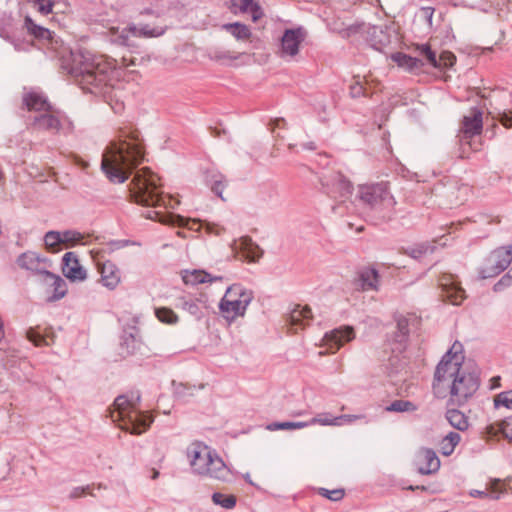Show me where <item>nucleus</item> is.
<instances>
[{
	"instance_id": "obj_1",
	"label": "nucleus",
	"mask_w": 512,
	"mask_h": 512,
	"mask_svg": "<svg viewBox=\"0 0 512 512\" xmlns=\"http://www.w3.org/2000/svg\"><path fill=\"white\" fill-rule=\"evenodd\" d=\"M71 64L63 65L69 74L74 76L83 90L96 95H107L121 81H136L138 72L130 67L135 66V59L122 57L121 62L105 55L89 50L78 49L70 52Z\"/></svg>"
},
{
	"instance_id": "obj_2",
	"label": "nucleus",
	"mask_w": 512,
	"mask_h": 512,
	"mask_svg": "<svg viewBox=\"0 0 512 512\" xmlns=\"http://www.w3.org/2000/svg\"><path fill=\"white\" fill-rule=\"evenodd\" d=\"M463 346L455 341L438 363L434 373L433 391L444 397L449 390L453 404L463 405L479 388L478 377L463 370Z\"/></svg>"
},
{
	"instance_id": "obj_3",
	"label": "nucleus",
	"mask_w": 512,
	"mask_h": 512,
	"mask_svg": "<svg viewBox=\"0 0 512 512\" xmlns=\"http://www.w3.org/2000/svg\"><path fill=\"white\" fill-rule=\"evenodd\" d=\"M159 181V177L150 169L142 168L138 170L130 184L131 196L136 203L154 208L146 214L147 218L164 224L193 228L190 223L194 225L196 224L195 221L161 210V208H174L178 201L169 195L162 194Z\"/></svg>"
},
{
	"instance_id": "obj_4",
	"label": "nucleus",
	"mask_w": 512,
	"mask_h": 512,
	"mask_svg": "<svg viewBox=\"0 0 512 512\" xmlns=\"http://www.w3.org/2000/svg\"><path fill=\"white\" fill-rule=\"evenodd\" d=\"M144 158L141 143L135 135H121L111 142L103 154L102 169L110 181L123 183Z\"/></svg>"
},
{
	"instance_id": "obj_5",
	"label": "nucleus",
	"mask_w": 512,
	"mask_h": 512,
	"mask_svg": "<svg viewBox=\"0 0 512 512\" xmlns=\"http://www.w3.org/2000/svg\"><path fill=\"white\" fill-rule=\"evenodd\" d=\"M186 456L193 473L220 481L230 476V469L215 450L201 441L192 442Z\"/></svg>"
},
{
	"instance_id": "obj_6",
	"label": "nucleus",
	"mask_w": 512,
	"mask_h": 512,
	"mask_svg": "<svg viewBox=\"0 0 512 512\" xmlns=\"http://www.w3.org/2000/svg\"><path fill=\"white\" fill-rule=\"evenodd\" d=\"M137 401H139V396H136L135 399H128L125 395L118 396L114 401L110 416L113 422H119L121 429L139 435L148 429L153 420L151 416L137 409Z\"/></svg>"
},
{
	"instance_id": "obj_7",
	"label": "nucleus",
	"mask_w": 512,
	"mask_h": 512,
	"mask_svg": "<svg viewBox=\"0 0 512 512\" xmlns=\"http://www.w3.org/2000/svg\"><path fill=\"white\" fill-rule=\"evenodd\" d=\"M357 198L364 205L378 211L392 212L396 205V200L385 182L359 185Z\"/></svg>"
},
{
	"instance_id": "obj_8",
	"label": "nucleus",
	"mask_w": 512,
	"mask_h": 512,
	"mask_svg": "<svg viewBox=\"0 0 512 512\" xmlns=\"http://www.w3.org/2000/svg\"><path fill=\"white\" fill-rule=\"evenodd\" d=\"M252 300V294L239 285H233L227 289L220 302V311L223 317L229 321L243 316Z\"/></svg>"
},
{
	"instance_id": "obj_9",
	"label": "nucleus",
	"mask_w": 512,
	"mask_h": 512,
	"mask_svg": "<svg viewBox=\"0 0 512 512\" xmlns=\"http://www.w3.org/2000/svg\"><path fill=\"white\" fill-rule=\"evenodd\" d=\"M166 30L165 26H154L151 27L149 24L143 25L140 28L135 26L124 27H109L107 30V36L110 41L117 45L130 46L132 45V38L138 37H159L164 34Z\"/></svg>"
},
{
	"instance_id": "obj_10",
	"label": "nucleus",
	"mask_w": 512,
	"mask_h": 512,
	"mask_svg": "<svg viewBox=\"0 0 512 512\" xmlns=\"http://www.w3.org/2000/svg\"><path fill=\"white\" fill-rule=\"evenodd\" d=\"M483 130V113L477 108H472L468 114L464 115L459 138L461 143L468 144L473 150H478L482 143L480 141L472 142L475 136H480Z\"/></svg>"
},
{
	"instance_id": "obj_11",
	"label": "nucleus",
	"mask_w": 512,
	"mask_h": 512,
	"mask_svg": "<svg viewBox=\"0 0 512 512\" xmlns=\"http://www.w3.org/2000/svg\"><path fill=\"white\" fill-rule=\"evenodd\" d=\"M512 262V246L500 247L494 250L486 259L480 274L482 278H491L499 275Z\"/></svg>"
},
{
	"instance_id": "obj_12",
	"label": "nucleus",
	"mask_w": 512,
	"mask_h": 512,
	"mask_svg": "<svg viewBox=\"0 0 512 512\" xmlns=\"http://www.w3.org/2000/svg\"><path fill=\"white\" fill-rule=\"evenodd\" d=\"M306 38V32L303 28H293L285 30L281 42L279 55L281 58H294L300 50V46Z\"/></svg>"
},
{
	"instance_id": "obj_13",
	"label": "nucleus",
	"mask_w": 512,
	"mask_h": 512,
	"mask_svg": "<svg viewBox=\"0 0 512 512\" xmlns=\"http://www.w3.org/2000/svg\"><path fill=\"white\" fill-rule=\"evenodd\" d=\"M96 270L100 275L99 283L108 290H115L121 283L122 273L119 267L112 261H98Z\"/></svg>"
},
{
	"instance_id": "obj_14",
	"label": "nucleus",
	"mask_w": 512,
	"mask_h": 512,
	"mask_svg": "<svg viewBox=\"0 0 512 512\" xmlns=\"http://www.w3.org/2000/svg\"><path fill=\"white\" fill-rule=\"evenodd\" d=\"M231 248L237 259L246 260L248 262L258 261L263 254L260 247L247 236L235 240L231 245Z\"/></svg>"
},
{
	"instance_id": "obj_15",
	"label": "nucleus",
	"mask_w": 512,
	"mask_h": 512,
	"mask_svg": "<svg viewBox=\"0 0 512 512\" xmlns=\"http://www.w3.org/2000/svg\"><path fill=\"white\" fill-rule=\"evenodd\" d=\"M442 296L453 305H459L466 298L464 289L460 286L456 277L451 274H443L439 279Z\"/></svg>"
},
{
	"instance_id": "obj_16",
	"label": "nucleus",
	"mask_w": 512,
	"mask_h": 512,
	"mask_svg": "<svg viewBox=\"0 0 512 512\" xmlns=\"http://www.w3.org/2000/svg\"><path fill=\"white\" fill-rule=\"evenodd\" d=\"M354 338L355 332L353 327L344 326L326 333L322 341L323 345L327 348V351L334 353L345 343L350 342Z\"/></svg>"
},
{
	"instance_id": "obj_17",
	"label": "nucleus",
	"mask_w": 512,
	"mask_h": 512,
	"mask_svg": "<svg viewBox=\"0 0 512 512\" xmlns=\"http://www.w3.org/2000/svg\"><path fill=\"white\" fill-rule=\"evenodd\" d=\"M62 273L72 282H83L87 279V271L80 264L74 252H67L62 258Z\"/></svg>"
},
{
	"instance_id": "obj_18",
	"label": "nucleus",
	"mask_w": 512,
	"mask_h": 512,
	"mask_svg": "<svg viewBox=\"0 0 512 512\" xmlns=\"http://www.w3.org/2000/svg\"><path fill=\"white\" fill-rule=\"evenodd\" d=\"M325 185L328 193L334 198H339L340 201H345L352 196L353 186L341 173L332 174L327 178Z\"/></svg>"
},
{
	"instance_id": "obj_19",
	"label": "nucleus",
	"mask_w": 512,
	"mask_h": 512,
	"mask_svg": "<svg viewBox=\"0 0 512 512\" xmlns=\"http://www.w3.org/2000/svg\"><path fill=\"white\" fill-rule=\"evenodd\" d=\"M416 49L420 55L425 57L427 63L434 68H448L453 66L456 61V57L452 52L443 51L439 56H437L427 44L419 45Z\"/></svg>"
},
{
	"instance_id": "obj_20",
	"label": "nucleus",
	"mask_w": 512,
	"mask_h": 512,
	"mask_svg": "<svg viewBox=\"0 0 512 512\" xmlns=\"http://www.w3.org/2000/svg\"><path fill=\"white\" fill-rule=\"evenodd\" d=\"M416 465L419 473L429 475L440 468V460L432 449L422 448L416 454Z\"/></svg>"
},
{
	"instance_id": "obj_21",
	"label": "nucleus",
	"mask_w": 512,
	"mask_h": 512,
	"mask_svg": "<svg viewBox=\"0 0 512 512\" xmlns=\"http://www.w3.org/2000/svg\"><path fill=\"white\" fill-rule=\"evenodd\" d=\"M231 9L234 13H250L253 22L260 20L264 13L256 0H230Z\"/></svg>"
},
{
	"instance_id": "obj_22",
	"label": "nucleus",
	"mask_w": 512,
	"mask_h": 512,
	"mask_svg": "<svg viewBox=\"0 0 512 512\" xmlns=\"http://www.w3.org/2000/svg\"><path fill=\"white\" fill-rule=\"evenodd\" d=\"M312 313L308 306L295 307L289 315V326L293 333H297L299 329L305 327L306 324L311 320Z\"/></svg>"
},
{
	"instance_id": "obj_23",
	"label": "nucleus",
	"mask_w": 512,
	"mask_h": 512,
	"mask_svg": "<svg viewBox=\"0 0 512 512\" xmlns=\"http://www.w3.org/2000/svg\"><path fill=\"white\" fill-rule=\"evenodd\" d=\"M355 284L363 291L376 290L379 285L377 270L370 267L360 270Z\"/></svg>"
},
{
	"instance_id": "obj_24",
	"label": "nucleus",
	"mask_w": 512,
	"mask_h": 512,
	"mask_svg": "<svg viewBox=\"0 0 512 512\" xmlns=\"http://www.w3.org/2000/svg\"><path fill=\"white\" fill-rule=\"evenodd\" d=\"M222 29L228 32L238 42L251 41L252 32L246 24L240 22L227 23L222 26Z\"/></svg>"
},
{
	"instance_id": "obj_25",
	"label": "nucleus",
	"mask_w": 512,
	"mask_h": 512,
	"mask_svg": "<svg viewBox=\"0 0 512 512\" xmlns=\"http://www.w3.org/2000/svg\"><path fill=\"white\" fill-rule=\"evenodd\" d=\"M24 23L29 34L34 36L36 39L40 41H45L48 44L53 43L54 33L52 31L45 27L37 25L29 16L25 17Z\"/></svg>"
},
{
	"instance_id": "obj_26",
	"label": "nucleus",
	"mask_w": 512,
	"mask_h": 512,
	"mask_svg": "<svg viewBox=\"0 0 512 512\" xmlns=\"http://www.w3.org/2000/svg\"><path fill=\"white\" fill-rule=\"evenodd\" d=\"M480 97L484 100V107L487 109H494L497 110L501 106L500 100L502 98H508L509 95L501 90H490V89H483L479 92Z\"/></svg>"
},
{
	"instance_id": "obj_27",
	"label": "nucleus",
	"mask_w": 512,
	"mask_h": 512,
	"mask_svg": "<svg viewBox=\"0 0 512 512\" xmlns=\"http://www.w3.org/2000/svg\"><path fill=\"white\" fill-rule=\"evenodd\" d=\"M63 244L66 247L75 245H87L91 240L90 234H84L75 230L62 231Z\"/></svg>"
},
{
	"instance_id": "obj_28",
	"label": "nucleus",
	"mask_w": 512,
	"mask_h": 512,
	"mask_svg": "<svg viewBox=\"0 0 512 512\" xmlns=\"http://www.w3.org/2000/svg\"><path fill=\"white\" fill-rule=\"evenodd\" d=\"M182 280L186 285H198L211 282L212 278L204 270H185L182 272Z\"/></svg>"
},
{
	"instance_id": "obj_29",
	"label": "nucleus",
	"mask_w": 512,
	"mask_h": 512,
	"mask_svg": "<svg viewBox=\"0 0 512 512\" xmlns=\"http://www.w3.org/2000/svg\"><path fill=\"white\" fill-rule=\"evenodd\" d=\"M446 419L452 427L459 431H465L469 427L468 417L457 409L447 410Z\"/></svg>"
},
{
	"instance_id": "obj_30",
	"label": "nucleus",
	"mask_w": 512,
	"mask_h": 512,
	"mask_svg": "<svg viewBox=\"0 0 512 512\" xmlns=\"http://www.w3.org/2000/svg\"><path fill=\"white\" fill-rule=\"evenodd\" d=\"M24 103L30 111H48L50 109V105L47 103L46 99L35 92L26 94L24 97Z\"/></svg>"
},
{
	"instance_id": "obj_31",
	"label": "nucleus",
	"mask_w": 512,
	"mask_h": 512,
	"mask_svg": "<svg viewBox=\"0 0 512 512\" xmlns=\"http://www.w3.org/2000/svg\"><path fill=\"white\" fill-rule=\"evenodd\" d=\"M391 59L399 67H402L408 71L419 69L423 65V63L417 58L411 57L401 52L392 54Z\"/></svg>"
},
{
	"instance_id": "obj_32",
	"label": "nucleus",
	"mask_w": 512,
	"mask_h": 512,
	"mask_svg": "<svg viewBox=\"0 0 512 512\" xmlns=\"http://www.w3.org/2000/svg\"><path fill=\"white\" fill-rule=\"evenodd\" d=\"M461 436L457 432H449L439 443V449L442 455L450 456L456 446L460 443Z\"/></svg>"
},
{
	"instance_id": "obj_33",
	"label": "nucleus",
	"mask_w": 512,
	"mask_h": 512,
	"mask_svg": "<svg viewBox=\"0 0 512 512\" xmlns=\"http://www.w3.org/2000/svg\"><path fill=\"white\" fill-rule=\"evenodd\" d=\"M17 263L21 268L31 271H39L41 259L36 253L28 251L18 257Z\"/></svg>"
},
{
	"instance_id": "obj_34",
	"label": "nucleus",
	"mask_w": 512,
	"mask_h": 512,
	"mask_svg": "<svg viewBox=\"0 0 512 512\" xmlns=\"http://www.w3.org/2000/svg\"><path fill=\"white\" fill-rule=\"evenodd\" d=\"M34 125L39 130L58 131L60 128V121L52 114H44L35 119Z\"/></svg>"
},
{
	"instance_id": "obj_35",
	"label": "nucleus",
	"mask_w": 512,
	"mask_h": 512,
	"mask_svg": "<svg viewBox=\"0 0 512 512\" xmlns=\"http://www.w3.org/2000/svg\"><path fill=\"white\" fill-rule=\"evenodd\" d=\"M208 181L211 185L212 191L222 200H225V197L223 196V189L226 187L224 176L220 173H212L209 175Z\"/></svg>"
},
{
	"instance_id": "obj_36",
	"label": "nucleus",
	"mask_w": 512,
	"mask_h": 512,
	"mask_svg": "<svg viewBox=\"0 0 512 512\" xmlns=\"http://www.w3.org/2000/svg\"><path fill=\"white\" fill-rule=\"evenodd\" d=\"M509 490H511L509 482L495 479L490 483L489 495L493 499H498L502 494L508 493Z\"/></svg>"
},
{
	"instance_id": "obj_37",
	"label": "nucleus",
	"mask_w": 512,
	"mask_h": 512,
	"mask_svg": "<svg viewBox=\"0 0 512 512\" xmlns=\"http://www.w3.org/2000/svg\"><path fill=\"white\" fill-rule=\"evenodd\" d=\"M155 315L160 322L165 324H175L178 322L177 314L167 307L156 308Z\"/></svg>"
},
{
	"instance_id": "obj_38",
	"label": "nucleus",
	"mask_w": 512,
	"mask_h": 512,
	"mask_svg": "<svg viewBox=\"0 0 512 512\" xmlns=\"http://www.w3.org/2000/svg\"><path fill=\"white\" fill-rule=\"evenodd\" d=\"M212 501L214 504L225 509H232L236 505V497L231 494L214 493L212 495Z\"/></svg>"
},
{
	"instance_id": "obj_39",
	"label": "nucleus",
	"mask_w": 512,
	"mask_h": 512,
	"mask_svg": "<svg viewBox=\"0 0 512 512\" xmlns=\"http://www.w3.org/2000/svg\"><path fill=\"white\" fill-rule=\"evenodd\" d=\"M45 245L51 252L59 250V245L63 244L62 232L50 231L44 237Z\"/></svg>"
},
{
	"instance_id": "obj_40",
	"label": "nucleus",
	"mask_w": 512,
	"mask_h": 512,
	"mask_svg": "<svg viewBox=\"0 0 512 512\" xmlns=\"http://www.w3.org/2000/svg\"><path fill=\"white\" fill-rule=\"evenodd\" d=\"M48 276L53 279V287H54V295L51 297L52 300H58L65 296L67 292V287L65 281L57 275H53L49 272H46Z\"/></svg>"
},
{
	"instance_id": "obj_41",
	"label": "nucleus",
	"mask_w": 512,
	"mask_h": 512,
	"mask_svg": "<svg viewBox=\"0 0 512 512\" xmlns=\"http://www.w3.org/2000/svg\"><path fill=\"white\" fill-rule=\"evenodd\" d=\"M27 338L35 346H48L53 342L52 337L41 334L37 329H30L27 332Z\"/></svg>"
},
{
	"instance_id": "obj_42",
	"label": "nucleus",
	"mask_w": 512,
	"mask_h": 512,
	"mask_svg": "<svg viewBox=\"0 0 512 512\" xmlns=\"http://www.w3.org/2000/svg\"><path fill=\"white\" fill-rule=\"evenodd\" d=\"M309 426V423L306 422H275L268 425V429L271 431L275 430H294V429H302Z\"/></svg>"
},
{
	"instance_id": "obj_43",
	"label": "nucleus",
	"mask_w": 512,
	"mask_h": 512,
	"mask_svg": "<svg viewBox=\"0 0 512 512\" xmlns=\"http://www.w3.org/2000/svg\"><path fill=\"white\" fill-rule=\"evenodd\" d=\"M417 409V406L408 400H396L387 407L388 411L394 412H412Z\"/></svg>"
},
{
	"instance_id": "obj_44",
	"label": "nucleus",
	"mask_w": 512,
	"mask_h": 512,
	"mask_svg": "<svg viewBox=\"0 0 512 512\" xmlns=\"http://www.w3.org/2000/svg\"><path fill=\"white\" fill-rule=\"evenodd\" d=\"M306 423H309L310 425L319 424L322 426H340V418L336 417H329L328 415H318L314 418H312L310 421H307Z\"/></svg>"
},
{
	"instance_id": "obj_45",
	"label": "nucleus",
	"mask_w": 512,
	"mask_h": 512,
	"mask_svg": "<svg viewBox=\"0 0 512 512\" xmlns=\"http://www.w3.org/2000/svg\"><path fill=\"white\" fill-rule=\"evenodd\" d=\"M496 407L503 406L512 410V390L498 394L494 399Z\"/></svg>"
},
{
	"instance_id": "obj_46",
	"label": "nucleus",
	"mask_w": 512,
	"mask_h": 512,
	"mask_svg": "<svg viewBox=\"0 0 512 512\" xmlns=\"http://www.w3.org/2000/svg\"><path fill=\"white\" fill-rule=\"evenodd\" d=\"M30 3H32L35 7H37V10L43 14L48 15L52 12L54 3L52 0H28Z\"/></svg>"
},
{
	"instance_id": "obj_47",
	"label": "nucleus",
	"mask_w": 512,
	"mask_h": 512,
	"mask_svg": "<svg viewBox=\"0 0 512 512\" xmlns=\"http://www.w3.org/2000/svg\"><path fill=\"white\" fill-rule=\"evenodd\" d=\"M319 494L324 496L325 498H327L329 500L339 501V500H341L344 497L345 491L343 489L328 490V489H325V488H320L319 489Z\"/></svg>"
},
{
	"instance_id": "obj_48",
	"label": "nucleus",
	"mask_w": 512,
	"mask_h": 512,
	"mask_svg": "<svg viewBox=\"0 0 512 512\" xmlns=\"http://www.w3.org/2000/svg\"><path fill=\"white\" fill-rule=\"evenodd\" d=\"M241 54H233L229 51L219 52L215 55V59L221 64L229 65L233 61L237 60Z\"/></svg>"
},
{
	"instance_id": "obj_49",
	"label": "nucleus",
	"mask_w": 512,
	"mask_h": 512,
	"mask_svg": "<svg viewBox=\"0 0 512 512\" xmlns=\"http://www.w3.org/2000/svg\"><path fill=\"white\" fill-rule=\"evenodd\" d=\"M502 434V421L490 424L485 429V435L487 439H492Z\"/></svg>"
},
{
	"instance_id": "obj_50",
	"label": "nucleus",
	"mask_w": 512,
	"mask_h": 512,
	"mask_svg": "<svg viewBox=\"0 0 512 512\" xmlns=\"http://www.w3.org/2000/svg\"><path fill=\"white\" fill-rule=\"evenodd\" d=\"M498 120L505 128H511L512 127V110L499 113Z\"/></svg>"
},
{
	"instance_id": "obj_51",
	"label": "nucleus",
	"mask_w": 512,
	"mask_h": 512,
	"mask_svg": "<svg viewBox=\"0 0 512 512\" xmlns=\"http://www.w3.org/2000/svg\"><path fill=\"white\" fill-rule=\"evenodd\" d=\"M502 435L509 441H512V418L502 421Z\"/></svg>"
},
{
	"instance_id": "obj_52",
	"label": "nucleus",
	"mask_w": 512,
	"mask_h": 512,
	"mask_svg": "<svg viewBox=\"0 0 512 512\" xmlns=\"http://www.w3.org/2000/svg\"><path fill=\"white\" fill-rule=\"evenodd\" d=\"M350 94L352 97L357 98L365 95V88L362 83L356 82L350 87Z\"/></svg>"
},
{
	"instance_id": "obj_53",
	"label": "nucleus",
	"mask_w": 512,
	"mask_h": 512,
	"mask_svg": "<svg viewBox=\"0 0 512 512\" xmlns=\"http://www.w3.org/2000/svg\"><path fill=\"white\" fill-rule=\"evenodd\" d=\"M90 486L87 487H76L70 493V498H79L86 494H92L89 492Z\"/></svg>"
},
{
	"instance_id": "obj_54",
	"label": "nucleus",
	"mask_w": 512,
	"mask_h": 512,
	"mask_svg": "<svg viewBox=\"0 0 512 512\" xmlns=\"http://www.w3.org/2000/svg\"><path fill=\"white\" fill-rule=\"evenodd\" d=\"M337 418H340V422H341V425H342L344 423L354 422L357 419H359L360 416H358V415H341V416H338Z\"/></svg>"
},
{
	"instance_id": "obj_55",
	"label": "nucleus",
	"mask_w": 512,
	"mask_h": 512,
	"mask_svg": "<svg viewBox=\"0 0 512 512\" xmlns=\"http://www.w3.org/2000/svg\"><path fill=\"white\" fill-rule=\"evenodd\" d=\"M206 229H207L208 233L215 234V235H220L223 231V228H221L215 224H207Z\"/></svg>"
},
{
	"instance_id": "obj_56",
	"label": "nucleus",
	"mask_w": 512,
	"mask_h": 512,
	"mask_svg": "<svg viewBox=\"0 0 512 512\" xmlns=\"http://www.w3.org/2000/svg\"><path fill=\"white\" fill-rule=\"evenodd\" d=\"M471 495L472 496H483V495H486V492L475 490V491L471 492Z\"/></svg>"
},
{
	"instance_id": "obj_57",
	"label": "nucleus",
	"mask_w": 512,
	"mask_h": 512,
	"mask_svg": "<svg viewBox=\"0 0 512 512\" xmlns=\"http://www.w3.org/2000/svg\"><path fill=\"white\" fill-rule=\"evenodd\" d=\"M307 149H311V150H313V149H315V147H314V145L311 143V144H309V145L307 146Z\"/></svg>"
},
{
	"instance_id": "obj_58",
	"label": "nucleus",
	"mask_w": 512,
	"mask_h": 512,
	"mask_svg": "<svg viewBox=\"0 0 512 512\" xmlns=\"http://www.w3.org/2000/svg\"><path fill=\"white\" fill-rule=\"evenodd\" d=\"M502 281H503V279L495 285V289H496V290H497V289H498V287L501 285Z\"/></svg>"
},
{
	"instance_id": "obj_59",
	"label": "nucleus",
	"mask_w": 512,
	"mask_h": 512,
	"mask_svg": "<svg viewBox=\"0 0 512 512\" xmlns=\"http://www.w3.org/2000/svg\"><path fill=\"white\" fill-rule=\"evenodd\" d=\"M500 380V377H497V378H493V381H499Z\"/></svg>"
},
{
	"instance_id": "obj_60",
	"label": "nucleus",
	"mask_w": 512,
	"mask_h": 512,
	"mask_svg": "<svg viewBox=\"0 0 512 512\" xmlns=\"http://www.w3.org/2000/svg\"><path fill=\"white\" fill-rule=\"evenodd\" d=\"M157 476H158V472H155L153 478H156Z\"/></svg>"
}]
</instances>
